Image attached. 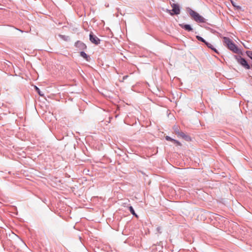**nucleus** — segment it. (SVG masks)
<instances>
[{"label": "nucleus", "mask_w": 252, "mask_h": 252, "mask_svg": "<svg viewBox=\"0 0 252 252\" xmlns=\"http://www.w3.org/2000/svg\"><path fill=\"white\" fill-rule=\"evenodd\" d=\"M223 39L225 45L226 46L229 50L235 53H239V49L230 38L228 37H224Z\"/></svg>", "instance_id": "obj_1"}, {"label": "nucleus", "mask_w": 252, "mask_h": 252, "mask_svg": "<svg viewBox=\"0 0 252 252\" xmlns=\"http://www.w3.org/2000/svg\"><path fill=\"white\" fill-rule=\"evenodd\" d=\"M189 14L196 22L199 23L205 22V19L196 12L192 10H190L189 11Z\"/></svg>", "instance_id": "obj_2"}, {"label": "nucleus", "mask_w": 252, "mask_h": 252, "mask_svg": "<svg viewBox=\"0 0 252 252\" xmlns=\"http://www.w3.org/2000/svg\"><path fill=\"white\" fill-rule=\"evenodd\" d=\"M171 6L172 7V10H167V11L171 15H178L180 13V9L179 5L177 4L173 3L171 4Z\"/></svg>", "instance_id": "obj_3"}, {"label": "nucleus", "mask_w": 252, "mask_h": 252, "mask_svg": "<svg viewBox=\"0 0 252 252\" xmlns=\"http://www.w3.org/2000/svg\"><path fill=\"white\" fill-rule=\"evenodd\" d=\"M237 61V62L240 63L242 66H243L244 68L246 69H250V66L248 63L245 60V59L241 58V57H236V58Z\"/></svg>", "instance_id": "obj_4"}, {"label": "nucleus", "mask_w": 252, "mask_h": 252, "mask_svg": "<svg viewBox=\"0 0 252 252\" xmlns=\"http://www.w3.org/2000/svg\"><path fill=\"white\" fill-rule=\"evenodd\" d=\"M90 40L92 43L95 45H98L100 43V39L96 36H94L92 32L90 34Z\"/></svg>", "instance_id": "obj_5"}, {"label": "nucleus", "mask_w": 252, "mask_h": 252, "mask_svg": "<svg viewBox=\"0 0 252 252\" xmlns=\"http://www.w3.org/2000/svg\"><path fill=\"white\" fill-rule=\"evenodd\" d=\"M75 46L78 48L79 50H84L87 47L86 45L84 43L80 41H77L75 42Z\"/></svg>", "instance_id": "obj_6"}, {"label": "nucleus", "mask_w": 252, "mask_h": 252, "mask_svg": "<svg viewBox=\"0 0 252 252\" xmlns=\"http://www.w3.org/2000/svg\"><path fill=\"white\" fill-rule=\"evenodd\" d=\"M177 133H178V135L179 136L181 137H182L183 138L186 139V140H190V138L186 135L184 133L181 132H179V131H177Z\"/></svg>", "instance_id": "obj_7"}, {"label": "nucleus", "mask_w": 252, "mask_h": 252, "mask_svg": "<svg viewBox=\"0 0 252 252\" xmlns=\"http://www.w3.org/2000/svg\"><path fill=\"white\" fill-rule=\"evenodd\" d=\"M181 27L183 28V29H185L186 30L188 31H191L192 30V28H191L190 26L189 25H180Z\"/></svg>", "instance_id": "obj_8"}, {"label": "nucleus", "mask_w": 252, "mask_h": 252, "mask_svg": "<svg viewBox=\"0 0 252 252\" xmlns=\"http://www.w3.org/2000/svg\"><path fill=\"white\" fill-rule=\"evenodd\" d=\"M129 210L130 212V213L134 216H135L136 218H138V216L135 213V211L133 209V208H132V207L131 206H130L129 207Z\"/></svg>", "instance_id": "obj_9"}, {"label": "nucleus", "mask_w": 252, "mask_h": 252, "mask_svg": "<svg viewBox=\"0 0 252 252\" xmlns=\"http://www.w3.org/2000/svg\"><path fill=\"white\" fill-rule=\"evenodd\" d=\"M205 43L209 48L215 50L216 52V51L213 48V45L207 42H205Z\"/></svg>", "instance_id": "obj_10"}, {"label": "nucleus", "mask_w": 252, "mask_h": 252, "mask_svg": "<svg viewBox=\"0 0 252 252\" xmlns=\"http://www.w3.org/2000/svg\"><path fill=\"white\" fill-rule=\"evenodd\" d=\"M81 56L83 57L84 58L87 59L88 57V55L84 52H81L80 53Z\"/></svg>", "instance_id": "obj_11"}, {"label": "nucleus", "mask_w": 252, "mask_h": 252, "mask_svg": "<svg viewBox=\"0 0 252 252\" xmlns=\"http://www.w3.org/2000/svg\"><path fill=\"white\" fill-rule=\"evenodd\" d=\"M35 89L36 91L37 92L39 95H40V96L43 95V94H41V91H40L38 87H37L36 86H35Z\"/></svg>", "instance_id": "obj_12"}, {"label": "nucleus", "mask_w": 252, "mask_h": 252, "mask_svg": "<svg viewBox=\"0 0 252 252\" xmlns=\"http://www.w3.org/2000/svg\"><path fill=\"white\" fill-rule=\"evenodd\" d=\"M196 38L199 40V41H202L203 42H205V40L203 38H202L201 37L198 36V35H197L196 36Z\"/></svg>", "instance_id": "obj_13"}, {"label": "nucleus", "mask_w": 252, "mask_h": 252, "mask_svg": "<svg viewBox=\"0 0 252 252\" xmlns=\"http://www.w3.org/2000/svg\"><path fill=\"white\" fill-rule=\"evenodd\" d=\"M231 3L232 4L233 6L237 7V9H240L241 8L239 6L237 5L235 2H234L232 0H231Z\"/></svg>", "instance_id": "obj_14"}, {"label": "nucleus", "mask_w": 252, "mask_h": 252, "mask_svg": "<svg viewBox=\"0 0 252 252\" xmlns=\"http://www.w3.org/2000/svg\"><path fill=\"white\" fill-rule=\"evenodd\" d=\"M247 55L248 56L252 59V51H248L247 52Z\"/></svg>", "instance_id": "obj_15"}, {"label": "nucleus", "mask_w": 252, "mask_h": 252, "mask_svg": "<svg viewBox=\"0 0 252 252\" xmlns=\"http://www.w3.org/2000/svg\"><path fill=\"white\" fill-rule=\"evenodd\" d=\"M165 139L168 140V141H173L174 142V140L173 139L171 138V137H170L169 136H166L165 137Z\"/></svg>", "instance_id": "obj_16"}, {"label": "nucleus", "mask_w": 252, "mask_h": 252, "mask_svg": "<svg viewBox=\"0 0 252 252\" xmlns=\"http://www.w3.org/2000/svg\"><path fill=\"white\" fill-rule=\"evenodd\" d=\"M174 142L175 144H176L177 145H178V146H181L182 145L181 143L179 141H178L177 140H174Z\"/></svg>", "instance_id": "obj_17"}, {"label": "nucleus", "mask_w": 252, "mask_h": 252, "mask_svg": "<svg viewBox=\"0 0 252 252\" xmlns=\"http://www.w3.org/2000/svg\"><path fill=\"white\" fill-rule=\"evenodd\" d=\"M127 77V76H125L123 77V79H125Z\"/></svg>", "instance_id": "obj_18"}, {"label": "nucleus", "mask_w": 252, "mask_h": 252, "mask_svg": "<svg viewBox=\"0 0 252 252\" xmlns=\"http://www.w3.org/2000/svg\"><path fill=\"white\" fill-rule=\"evenodd\" d=\"M175 130H176V133H177V134H178V133H177V131H178V129L177 128H175Z\"/></svg>", "instance_id": "obj_19"}, {"label": "nucleus", "mask_w": 252, "mask_h": 252, "mask_svg": "<svg viewBox=\"0 0 252 252\" xmlns=\"http://www.w3.org/2000/svg\"><path fill=\"white\" fill-rule=\"evenodd\" d=\"M250 67L252 68V64L251 65V66H250Z\"/></svg>", "instance_id": "obj_20"}]
</instances>
